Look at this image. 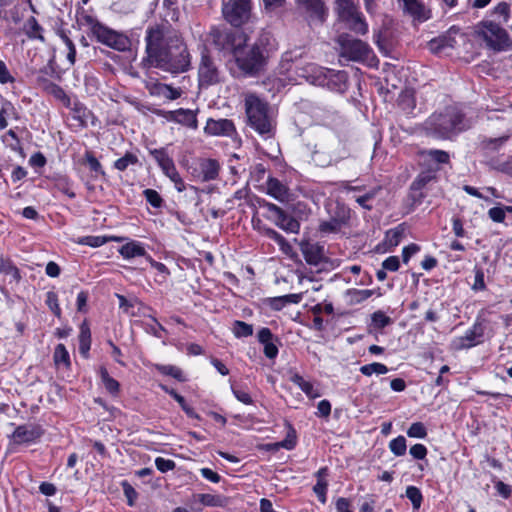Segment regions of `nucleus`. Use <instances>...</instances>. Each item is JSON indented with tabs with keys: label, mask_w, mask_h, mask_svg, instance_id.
I'll return each instance as SVG.
<instances>
[{
	"label": "nucleus",
	"mask_w": 512,
	"mask_h": 512,
	"mask_svg": "<svg viewBox=\"0 0 512 512\" xmlns=\"http://www.w3.org/2000/svg\"><path fill=\"white\" fill-rule=\"evenodd\" d=\"M162 389L168 393L169 395H171L175 401H177L179 403V405L181 406V408L183 409V411L186 413V415L190 418H196L198 419L199 418V415L195 412V410L189 406L184 397L181 396L180 394H178L174 389H168L167 387L165 386H162Z\"/></svg>",
	"instance_id": "nucleus-34"
},
{
	"label": "nucleus",
	"mask_w": 512,
	"mask_h": 512,
	"mask_svg": "<svg viewBox=\"0 0 512 512\" xmlns=\"http://www.w3.org/2000/svg\"><path fill=\"white\" fill-rule=\"evenodd\" d=\"M138 162V157L135 154L127 152L114 162V167L119 171H125L130 165H136Z\"/></svg>",
	"instance_id": "nucleus-38"
},
{
	"label": "nucleus",
	"mask_w": 512,
	"mask_h": 512,
	"mask_svg": "<svg viewBox=\"0 0 512 512\" xmlns=\"http://www.w3.org/2000/svg\"><path fill=\"white\" fill-rule=\"evenodd\" d=\"M42 435V430L39 426L33 424H25L18 426L13 434V440L16 444L31 443L37 440Z\"/></svg>",
	"instance_id": "nucleus-16"
},
{
	"label": "nucleus",
	"mask_w": 512,
	"mask_h": 512,
	"mask_svg": "<svg viewBox=\"0 0 512 512\" xmlns=\"http://www.w3.org/2000/svg\"><path fill=\"white\" fill-rule=\"evenodd\" d=\"M474 273H475L474 283L471 286V289L476 292L486 290V284L484 281L485 275H484L483 269L478 266H475Z\"/></svg>",
	"instance_id": "nucleus-49"
},
{
	"label": "nucleus",
	"mask_w": 512,
	"mask_h": 512,
	"mask_svg": "<svg viewBox=\"0 0 512 512\" xmlns=\"http://www.w3.org/2000/svg\"><path fill=\"white\" fill-rule=\"evenodd\" d=\"M232 392L236 399L241 403L245 405H251L253 403L252 397L247 391L232 386Z\"/></svg>",
	"instance_id": "nucleus-59"
},
{
	"label": "nucleus",
	"mask_w": 512,
	"mask_h": 512,
	"mask_svg": "<svg viewBox=\"0 0 512 512\" xmlns=\"http://www.w3.org/2000/svg\"><path fill=\"white\" fill-rule=\"evenodd\" d=\"M145 88L148 90L151 96L165 100L178 99L182 94L181 89L174 88L171 85L158 82L157 80L147 81Z\"/></svg>",
	"instance_id": "nucleus-15"
},
{
	"label": "nucleus",
	"mask_w": 512,
	"mask_h": 512,
	"mask_svg": "<svg viewBox=\"0 0 512 512\" xmlns=\"http://www.w3.org/2000/svg\"><path fill=\"white\" fill-rule=\"evenodd\" d=\"M149 153L155 159L163 173L169 178L178 174L174 161L164 148L150 150Z\"/></svg>",
	"instance_id": "nucleus-17"
},
{
	"label": "nucleus",
	"mask_w": 512,
	"mask_h": 512,
	"mask_svg": "<svg viewBox=\"0 0 512 512\" xmlns=\"http://www.w3.org/2000/svg\"><path fill=\"white\" fill-rule=\"evenodd\" d=\"M222 73L216 61L210 56L207 50L201 52V59L198 66L199 87L207 88L220 83Z\"/></svg>",
	"instance_id": "nucleus-11"
},
{
	"label": "nucleus",
	"mask_w": 512,
	"mask_h": 512,
	"mask_svg": "<svg viewBox=\"0 0 512 512\" xmlns=\"http://www.w3.org/2000/svg\"><path fill=\"white\" fill-rule=\"evenodd\" d=\"M327 487L328 482L326 480H317V483L313 487L314 493L323 504L326 502Z\"/></svg>",
	"instance_id": "nucleus-53"
},
{
	"label": "nucleus",
	"mask_w": 512,
	"mask_h": 512,
	"mask_svg": "<svg viewBox=\"0 0 512 512\" xmlns=\"http://www.w3.org/2000/svg\"><path fill=\"white\" fill-rule=\"evenodd\" d=\"M426 130L437 138L450 139L471 127V122L456 106L433 113L425 122Z\"/></svg>",
	"instance_id": "nucleus-2"
},
{
	"label": "nucleus",
	"mask_w": 512,
	"mask_h": 512,
	"mask_svg": "<svg viewBox=\"0 0 512 512\" xmlns=\"http://www.w3.org/2000/svg\"><path fill=\"white\" fill-rule=\"evenodd\" d=\"M407 435L411 438L423 439L427 436V430L423 423L415 422L408 428Z\"/></svg>",
	"instance_id": "nucleus-48"
},
{
	"label": "nucleus",
	"mask_w": 512,
	"mask_h": 512,
	"mask_svg": "<svg viewBox=\"0 0 512 512\" xmlns=\"http://www.w3.org/2000/svg\"><path fill=\"white\" fill-rule=\"evenodd\" d=\"M391 452L396 456H403L406 453V439L404 436H398L389 443Z\"/></svg>",
	"instance_id": "nucleus-42"
},
{
	"label": "nucleus",
	"mask_w": 512,
	"mask_h": 512,
	"mask_svg": "<svg viewBox=\"0 0 512 512\" xmlns=\"http://www.w3.org/2000/svg\"><path fill=\"white\" fill-rule=\"evenodd\" d=\"M427 155L437 164L447 163L449 161V154L443 150H429Z\"/></svg>",
	"instance_id": "nucleus-55"
},
{
	"label": "nucleus",
	"mask_w": 512,
	"mask_h": 512,
	"mask_svg": "<svg viewBox=\"0 0 512 512\" xmlns=\"http://www.w3.org/2000/svg\"><path fill=\"white\" fill-rule=\"evenodd\" d=\"M99 372L106 390L113 395L117 394L120 387L119 382L109 375L105 367H101Z\"/></svg>",
	"instance_id": "nucleus-36"
},
{
	"label": "nucleus",
	"mask_w": 512,
	"mask_h": 512,
	"mask_svg": "<svg viewBox=\"0 0 512 512\" xmlns=\"http://www.w3.org/2000/svg\"><path fill=\"white\" fill-rule=\"evenodd\" d=\"M406 497L411 501L415 510H418L421 507L423 496L417 487L408 486L406 489Z\"/></svg>",
	"instance_id": "nucleus-41"
},
{
	"label": "nucleus",
	"mask_w": 512,
	"mask_h": 512,
	"mask_svg": "<svg viewBox=\"0 0 512 512\" xmlns=\"http://www.w3.org/2000/svg\"><path fill=\"white\" fill-rule=\"evenodd\" d=\"M490 219L497 223H502L505 220V210L502 207H493L488 211Z\"/></svg>",
	"instance_id": "nucleus-60"
},
{
	"label": "nucleus",
	"mask_w": 512,
	"mask_h": 512,
	"mask_svg": "<svg viewBox=\"0 0 512 512\" xmlns=\"http://www.w3.org/2000/svg\"><path fill=\"white\" fill-rule=\"evenodd\" d=\"M146 60L148 63L171 74L188 71L191 55L181 34L164 21L151 25L146 30Z\"/></svg>",
	"instance_id": "nucleus-1"
},
{
	"label": "nucleus",
	"mask_w": 512,
	"mask_h": 512,
	"mask_svg": "<svg viewBox=\"0 0 512 512\" xmlns=\"http://www.w3.org/2000/svg\"><path fill=\"white\" fill-rule=\"evenodd\" d=\"M410 455L418 460H422L427 455V448L423 444H415L409 450Z\"/></svg>",
	"instance_id": "nucleus-62"
},
{
	"label": "nucleus",
	"mask_w": 512,
	"mask_h": 512,
	"mask_svg": "<svg viewBox=\"0 0 512 512\" xmlns=\"http://www.w3.org/2000/svg\"><path fill=\"white\" fill-rule=\"evenodd\" d=\"M77 23L81 26H87L93 35L96 33V28L103 25L93 16L87 14L83 9L77 12Z\"/></svg>",
	"instance_id": "nucleus-33"
},
{
	"label": "nucleus",
	"mask_w": 512,
	"mask_h": 512,
	"mask_svg": "<svg viewBox=\"0 0 512 512\" xmlns=\"http://www.w3.org/2000/svg\"><path fill=\"white\" fill-rule=\"evenodd\" d=\"M371 320H372V324L378 329H382L392 323L391 318L388 317L383 311H380V310H378L372 314Z\"/></svg>",
	"instance_id": "nucleus-46"
},
{
	"label": "nucleus",
	"mask_w": 512,
	"mask_h": 512,
	"mask_svg": "<svg viewBox=\"0 0 512 512\" xmlns=\"http://www.w3.org/2000/svg\"><path fill=\"white\" fill-rule=\"evenodd\" d=\"M300 249L309 265L317 266L323 259V248L318 244L303 241L300 243Z\"/></svg>",
	"instance_id": "nucleus-22"
},
{
	"label": "nucleus",
	"mask_w": 512,
	"mask_h": 512,
	"mask_svg": "<svg viewBox=\"0 0 512 512\" xmlns=\"http://www.w3.org/2000/svg\"><path fill=\"white\" fill-rule=\"evenodd\" d=\"M511 15V4L506 1H500L490 11V16L495 19H502L506 23Z\"/></svg>",
	"instance_id": "nucleus-31"
},
{
	"label": "nucleus",
	"mask_w": 512,
	"mask_h": 512,
	"mask_svg": "<svg viewBox=\"0 0 512 512\" xmlns=\"http://www.w3.org/2000/svg\"><path fill=\"white\" fill-rule=\"evenodd\" d=\"M330 217L337 220L343 226H345L350 219V209L339 202H336L334 205H330L328 208Z\"/></svg>",
	"instance_id": "nucleus-27"
},
{
	"label": "nucleus",
	"mask_w": 512,
	"mask_h": 512,
	"mask_svg": "<svg viewBox=\"0 0 512 512\" xmlns=\"http://www.w3.org/2000/svg\"><path fill=\"white\" fill-rule=\"evenodd\" d=\"M119 254L125 258V259H132L135 257H145L149 254H147V251L144 247V245L138 241L131 240L121 246L118 250Z\"/></svg>",
	"instance_id": "nucleus-24"
},
{
	"label": "nucleus",
	"mask_w": 512,
	"mask_h": 512,
	"mask_svg": "<svg viewBox=\"0 0 512 512\" xmlns=\"http://www.w3.org/2000/svg\"><path fill=\"white\" fill-rule=\"evenodd\" d=\"M267 194L280 202H285L289 197V189L277 178L270 177L267 180Z\"/></svg>",
	"instance_id": "nucleus-25"
},
{
	"label": "nucleus",
	"mask_w": 512,
	"mask_h": 512,
	"mask_svg": "<svg viewBox=\"0 0 512 512\" xmlns=\"http://www.w3.org/2000/svg\"><path fill=\"white\" fill-rule=\"evenodd\" d=\"M155 465H156V468L162 472V473H166L168 471H171L175 468L176 464L173 460H170V459H165V458H162V457H157L155 459Z\"/></svg>",
	"instance_id": "nucleus-57"
},
{
	"label": "nucleus",
	"mask_w": 512,
	"mask_h": 512,
	"mask_svg": "<svg viewBox=\"0 0 512 512\" xmlns=\"http://www.w3.org/2000/svg\"><path fill=\"white\" fill-rule=\"evenodd\" d=\"M41 30L42 28L35 17L31 16L27 19L24 25V31L28 38L40 39L41 41H44V37L41 34Z\"/></svg>",
	"instance_id": "nucleus-32"
},
{
	"label": "nucleus",
	"mask_w": 512,
	"mask_h": 512,
	"mask_svg": "<svg viewBox=\"0 0 512 512\" xmlns=\"http://www.w3.org/2000/svg\"><path fill=\"white\" fill-rule=\"evenodd\" d=\"M97 41L114 50L125 52L130 50L131 40L125 34L115 31L105 25L96 28L94 34Z\"/></svg>",
	"instance_id": "nucleus-12"
},
{
	"label": "nucleus",
	"mask_w": 512,
	"mask_h": 512,
	"mask_svg": "<svg viewBox=\"0 0 512 512\" xmlns=\"http://www.w3.org/2000/svg\"><path fill=\"white\" fill-rule=\"evenodd\" d=\"M233 333L237 338L251 336L253 334V326L243 321H235Z\"/></svg>",
	"instance_id": "nucleus-44"
},
{
	"label": "nucleus",
	"mask_w": 512,
	"mask_h": 512,
	"mask_svg": "<svg viewBox=\"0 0 512 512\" xmlns=\"http://www.w3.org/2000/svg\"><path fill=\"white\" fill-rule=\"evenodd\" d=\"M54 362L56 365H64L65 367L70 366V356L63 344H58L54 350Z\"/></svg>",
	"instance_id": "nucleus-40"
},
{
	"label": "nucleus",
	"mask_w": 512,
	"mask_h": 512,
	"mask_svg": "<svg viewBox=\"0 0 512 512\" xmlns=\"http://www.w3.org/2000/svg\"><path fill=\"white\" fill-rule=\"evenodd\" d=\"M400 262L397 256H390L386 258L382 263V268L389 271H397L399 269Z\"/></svg>",
	"instance_id": "nucleus-63"
},
{
	"label": "nucleus",
	"mask_w": 512,
	"mask_h": 512,
	"mask_svg": "<svg viewBox=\"0 0 512 512\" xmlns=\"http://www.w3.org/2000/svg\"><path fill=\"white\" fill-rule=\"evenodd\" d=\"M91 347V332L88 324L83 322L80 325V334H79V352L80 354L87 358L89 354V350Z\"/></svg>",
	"instance_id": "nucleus-28"
},
{
	"label": "nucleus",
	"mask_w": 512,
	"mask_h": 512,
	"mask_svg": "<svg viewBox=\"0 0 512 512\" xmlns=\"http://www.w3.org/2000/svg\"><path fill=\"white\" fill-rule=\"evenodd\" d=\"M197 499L204 506L222 507L224 505V498L219 495L203 493V494H198Z\"/></svg>",
	"instance_id": "nucleus-37"
},
{
	"label": "nucleus",
	"mask_w": 512,
	"mask_h": 512,
	"mask_svg": "<svg viewBox=\"0 0 512 512\" xmlns=\"http://www.w3.org/2000/svg\"><path fill=\"white\" fill-rule=\"evenodd\" d=\"M335 10L339 19L344 22L351 31L361 35L367 33L368 24L353 0H337Z\"/></svg>",
	"instance_id": "nucleus-9"
},
{
	"label": "nucleus",
	"mask_w": 512,
	"mask_h": 512,
	"mask_svg": "<svg viewBox=\"0 0 512 512\" xmlns=\"http://www.w3.org/2000/svg\"><path fill=\"white\" fill-rule=\"evenodd\" d=\"M143 194H144L147 202L151 206H153L155 208H159L162 205L163 200L157 191H155L153 189H145L143 191Z\"/></svg>",
	"instance_id": "nucleus-52"
},
{
	"label": "nucleus",
	"mask_w": 512,
	"mask_h": 512,
	"mask_svg": "<svg viewBox=\"0 0 512 512\" xmlns=\"http://www.w3.org/2000/svg\"><path fill=\"white\" fill-rule=\"evenodd\" d=\"M483 335V328L480 324H474V326L467 330L465 335L456 338L453 341V345L455 349L462 350V349H468L471 347H474L479 343L477 338L482 337Z\"/></svg>",
	"instance_id": "nucleus-19"
},
{
	"label": "nucleus",
	"mask_w": 512,
	"mask_h": 512,
	"mask_svg": "<svg viewBox=\"0 0 512 512\" xmlns=\"http://www.w3.org/2000/svg\"><path fill=\"white\" fill-rule=\"evenodd\" d=\"M124 495L127 498L128 505L133 506L134 501L137 498V492L135 489L126 481L122 483Z\"/></svg>",
	"instance_id": "nucleus-61"
},
{
	"label": "nucleus",
	"mask_w": 512,
	"mask_h": 512,
	"mask_svg": "<svg viewBox=\"0 0 512 512\" xmlns=\"http://www.w3.org/2000/svg\"><path fill=\"white\" fill-rule=\"evenodd\" d=\"M245 112L248 125L263 139L274 137L276 122L269 113V106L256 95L250 94L245 98Z\"/></svg>",
	"instance_id": "nucleus-3"
},
{
	"label": "nucleus",
	"mask_w": 512,
	"mask_h": 512,
	"mask_svg": "<svg viewBox=\"0 0 512 512\" xmlns=\"http://www.w3.org/2000/svg\"><path fill=\"white\" fill-rule=\"evenodd\" d=\"M234 131V124L228 119H208L206 126L204 127V132L212 136H230Z\"/></svg>",
	"instance_id": "nucleus-18"
},
{
	"label": "nucleus",
	"mask_w": 512,
	"mask_h": 512,
	"mask_svg": "<svg viewBox=\"0 0 512 512\" xmlns=\"http://www.w3.org/2000/svg\"><path fill=\"white\" fill-rule=\"evenodd\" d=\"M210 37L217 49L230 51L235 55L237 50L246 41L244 33L221 27H213L210 31Z\"/></svg>",
	"instance_id": "nucleus-10"
},
{
	"label": "nucleus",
	"mask_w": 512,
	"mask_h": 512,
	"mask_svg": "<svg viewBox=\"0 0 512 512\" xmlns=\"http://www.w3.org/2000/svg\"><path fill=\"white\" fill-rule=\"evenodd\" d=\"M508 139V136H502L498 138H485L481 141V145L484 149L497 150L502 146Z\"/></svg>",
	"instance_id": "nucleus-50"
},
{
	"label": "nucleus",
	"mask_w": 512,
	"mask_h": 512,
	"mask_svg": "<svg viewBox=\"0 0 512 512\" xmlns=\"http://www.w3.org/2000/svg\"><path fill=\"white\" fill-rule=\"evenodd\" d=\"M436 179V171L435 170H426L422 171L417 178L412 182L414 189H423L430 184L431 182L435 181Z\"/></svg>",
	"instance_id": "nucleus-35"
},
{
	"label": "nucleus",
	"mask_w": 512,
	"mask_h": 512,
	"mask_svg": "<svg viewBox=\"0 0 512 512\" xmlns=\"http://www.w3.org/2000/svg\"><path fill=\"white\" fill-rule=\"evenodd\" d=\"M403 3V10L413 19L426 21L430 18V11L426 9L421 0H398Z\"/></svg>",
	"instance_id": "nucleus-21"
},
{
	"label": "nucleus",
	"mask_w": 512,
	"mask_h": 512,
	"mask_svg": "<svg viewBox=\"0 0 512 512\" xmlns=\"http://www.w3.org/2000/svg\"><path fill=\"white\" fill-rule=\"evenodd\" d=\"M199 169L201 180L203 182H208L218 178L220 164L215 159H201L199 162Z\"/></svg>",
	"instance_id": "nucleus-23"
},
{
	"label": "nucleus",
	"mask_w": 512,
	"mask_h": 512,
	"mask_svg": "<svg viewBox=\"0 0 512 512\" xmlns=\"http://www.w3.org/2000/svg\"><path fill=\"white\" fill-rule=\"evenodd\" d=\"M46 304L49 306L55 316H61V309L58 304V297L54 292H48L46 296Z\"/></svg>",
	"instance_id": "nucleus-56"
},
{
	"label": "nucleus",
	"mask_w": 512,
	"mask_h": 512,
	"mask_svg": "<svg viewBox=\"0 0 512 512\" xmlns=\"http://www.w3.org/2000/svg\"><path fill=\"white\" fill-rule=\"evenodd\" d=\"M420 250L417 244H410L403 248L402 258L404 263H408L410 258Z\"/></svg>",
	"instance_id": "nucleus-64"
},
{
	"label": "nucleus",
	"mask_w": 512,
	"mask_h": 512,
	"mask_svg": "<svg viewBox=\"0 0 512 512\" xmlns=\"http://www.w3.org/2000/svg\"><path fill=\"white\" fill-rule=\"evenodd\" d=\"M0 273H3L11 278V281L18 283L21 279L18 268L13 264L10 259L0 257Z\"/></svg>",
	"instance_id": "nucleus-30"
},
{
	"label": "nucleus",
	"mask_w": 512,
	"mask_h": 512,
	"mask_svg": "<svg viewBox=\"0 0 512 512\" xmlns=\"http://www.w3.org/2000/svg\"><path fill=\"white\" fill-rule=\"evenodd\" d=\"M474 36L483 41L494 52L512 50V38L500 23L492 19H483L474 26Z\"/></svg>",
	"instance_id": "nucleus-4"
},
{
	"label": "nucleus",
	"mask_w": 512,
	"mask_h": 512,
	"mask_svg": "<svg viewBox=\"0 0 512 512\" xmlns=\"http://www.w3.org/2000/svg\"><path fill=\"white\" fill-rule=\"evenodd\" d=\"M360 372L365 376H371L373 374H386L388 372V368L386 365L378 362H374L371 364H366L360 367Z\"/></svg>",
	"instance_id": "nucleus-39"
},
{
	"label": "nucleus",
	"mask_w": 512,
	"mask_h": 512,
	"mask_svg": "<svg viewBox=\"0 0 512 512\" xmlns=\"http://www.w3.org/2000/svg\"><path fill=\"white\" fill-rule=\"evenodd\" d=\"M268 40L267 35H261L247 51L241 55L236 54V63L242 71L247 74H256L263 68Z\"/></svg>",
	"instance_id": "nucleus-7"
},
{
	"label": "nucleus",
	"mask_w": 512,
	"mask_h": 512,
	"mask_svg": "<svg viewBox=\"0 0 512 512\" xmlns=\"http://www.w3.org/2000/svg\"><path fill=\"white\" fill-rule=\"evenodd\" d=\"M252 10V0H222V17L234 28L248 24L253 16Z\"/></svg>",
	"instance_id": "nucleus-8"
},
{
	"label": "nucleus",
	"mask_w": 512,
	"mask_h": 512,
	"mask_svg": "<svg viewBox=\"0 0 512 512\" xmlns=\"http://www.w3.org/2000/svg\"><path fill=\"white\" fill-rule=\"evenodd\" d=\"M290 381L296 384L308 397H319V393L314 389L313 384L309 381H306L301 375L294 373L290 377Z\"/></svg>",
	"instance_id": "nucleus-29"
},
{
	"label": "nucleus",
	"mask_w": 512,
	"mask_h": 512,
	"mask_svg": "<svg viewBox=\"0 0 512 512\" xmlns=\"http://www.w3.org/2000/svg\"><path fill=\"white\" fill-rule=\"evenodd\" d=\"M171 119L192 129H197L198 122L196 113L189 109H178L171 112Z\"/></svg>",
	"instance_id": "nucleus-26"
},
{
	"label": "nucleus",
	"mask_w": 512,
	"mask_h": 512,
	"mask_svg": "<svg viewBox=\"0 0 512 512\" xmlns=\"http://www.w3.org/2000/svg\"><path fill=\"white\" fill-rule=\"evenodd\" d=\"M343 225L337 220L330 217L328 220L322 221L319 225V231L324 234L337 233Z\"/></svg>",
	"instance_id": "nucleus-43"
},
{
	"label": "nucleus",
	"mask_w": 512,
	"mask_h": 512,
	"mask_svg": "<svg viewBox=\"0 0 512 512\" xmlns=\"http://www.w3.org/2000/svg\"><path fill=\"white\" fill-rule=\"evenodd\" d=\"M56 188L71 199L76 197L72 184L69 182L67 178L59 179L56 182Z\"/></svg>",
	"instance_id": "nucleus-51"
},
{
	"label": "nucleus",
	"mask_w": 512,
	"mask_h": 512,
	"mask_svg": "<svg viewBox=\"0 0 512 512\" xmlns=\"http://www.w3.org/2000/svg\"><path fill=\"white\" fill-rule=\"evenodd\" d=\"M403 231L399 228L391 229L386 232L385 243L388 247L397 246L402 238Z\"/></svg>",
	"instance_id": "nucleus-47"
},
{
	"label": "nucleus",
	"mask_w": 512,
	"mask_h": 512,
	"mask_svg": "<svg viewBox=\"0 0 512 512\" xmlns=\"http://www.w3.org/2000/svg\"><path fill=\"white\" fill-rule=\"evenodd\" d=\"M159 371L162 374L172 376L173 378L182 381V371L180 368L173 366V365H163L158 367Z\"/></svg>",
	"instance_id": "nucleus-58"
},
{
	"label": "nucleus",
	"mask_w": 512,
	"mask_h": 512,
	"mask_svg": "<svg viewBox=\"0 0 512 512\" xmlns=\"http://www.w3.org/2000/svg\"><path fill=\"white\" fill-rule=\"evenodd\" d=\"M350 157L347 144L337 137H330L315 145L312 151V162L321 168L337 165L340 161Z\"/></svg>",
	"instance_id": "nucleus-5"
},
{
	"label": "nucleus",
	"mask_w": 512,
	"mask_h": 512,
	"mask_svg": "<svg viewBox=\"0 0 512 512\" xmlns=\"http://www.w3.org/2000/svg\"><path fill=\"white\" fill-rule=\"evenodd\" d=\"M310 21L323 22L326 16V8L322 0H299Z\"/></svg>",
	"instance_id": "nucleus-20"
},
{
	"label": "nucleus",
	"mask_w": 512,
	"mask_h": 512,
	"mask_svg": "<svg viewBox=\"0 0 512 512\" xmlns=\"http://www.w3.org/2000/svg\"><path fill=\"white\" fill-rule=\"evenodd\" d=\"M85 159L91 171L97 174L104 175V171L102 169L100 162L91 152L85 153Z\"/></svg>",
	"instance_id": "nucleus-54"
},
{
	"label": "nucleus",
	"mask_w": 512,
	"mask_h": 512,
	"mask_svg": "<svg viewBox=\"0 0 512 512\" xmlns=\"http://www.w3.org/2000/svg\"><path fill=\"white\" fill-rule=\"evenodd\" d=\"M372 50L369 45L359 39H343L341 41V56L351 61H365L369 59Z\"/></svg>",
	"instance_id": "nucleus-13"
},
{
	"label": "nucleus",
	"mask_w": 512,
	"mask_h": 512,
	"mask_svg": "<svg viewBox=\"0 0 512 512\" xmlns=\"http://www.w3.org/2000/svg\"><path fill=\"white\" fill-rule=\"evenodd\" d=\"M296 73L313 85L326 86L331 90H341L346 82L345 72L325 69L313 63L298 67Z\"/></svg>",
	"instance_id": "nucleus-6"
},
{
	"label": "nucleus",
	"mask_w": 512,
	"mask_h": 512,
	"mask_svg": "<svg viewBox=\"0 0 512 512\" xmlns=\"http://www.w3.org/2000/svg\"><path fill=\"white\" fill-rule=\"evenodd\" d=\"M264 207L275 217V224L288 233L298 234L300 223L291 215L287 214L281 207L273 203H265Z\"/></svg>",
	"instance_id": "nucleus-14"
},
{
	"label": "nucleus",
	"mask_w": 512,
	"mask_h": 512,
	"mask_svg": "<svg viewBox=\"0 0 512 512\" xmlns=\"http://www.w3.org/2000/svg\"><path fill=\"white\" fill-rule=\"evenodd\" d=\"M48 93L52 94L55 98L64 102L65 105H70V98L67 96L65 91L57 84L48 83L45 86Z\"/></svg>",
	"instance_id": "nucleus-45"
}]
</instances>
